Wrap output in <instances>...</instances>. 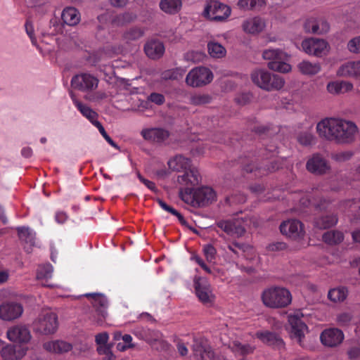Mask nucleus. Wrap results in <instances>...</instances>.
Returning a JSON list of instances; mask_svg holds the SVG:
<instances>
[{"label": "nucleus", "instance_id": "60", "mask_svg": "<svg viewBox=\"0 0 360 360\" xmlns=\"http://www.w3.org/2000/svg\"><path fill=\"white\" fill-rule=\"evenodd\" d=\"M122 340L124 341V342L125 344H127V345H121L120 343L117 345V348L120 351H124V349H126L127 348H130L131 347V345H130L131 340H132V338L130 335H128V334H125L124 335L122 336Z\"/></svg>", "mask_w": 360, "mask_h": 360}, {"label": "nucleus", "instance_id": "42", "mask_svg": "<svg viewBox=\"0 0 360 360\" xmlns=\"http://www.w3.org/2000/svg\"><path fill=\"white\" fill-rule=\"evenodd\" d=\"M297 141L304 146H310L316 143V136L310 131H301L297 135Z\"/></svg>", "mask_w": 360, "mask_h": 360}, {"label": "nucleus", "instance_id": "38", "mask_svg": "<svg viewBox=\"0 0 360 360\" xmlns=\"http://www.w3.org/2000/svg\"><path fill=\"white\" fill-rule=\"evenodd\" d=\"M18 233L20 240L25 242L30 246H33L35 240L34 232L27 227L18 228Z\"/></svg>", "mask_w": 360, "mask_h": 360}, {"label": "nucleus", "instance_id": "20", "mask_svg": "<svg viewBox=\"0 0 360 360\" xmlns=\"http://www.w3.org/2000/svg\"><path fill=\"white\" fill-rule=\"evenodd\" d=\"M255 337L262 343L271 346L276 349H284L285 343L283 339L276 333L269 330L257 331Z\"/></svg>", "mask_w": 360, "mask_h": 360}, {"label": "nucleus", "instance_id": "46", "mask_svg": "<svg viewBox=\"0 0 360 360\" xmlns=\"http://www.w3.org/2000/svg\"><path fill=\"white\" fill-rule=\"evenodd\" d=\"M265 4V0H239L238 5L243 9H255Z\"/></svg>", "mask_w": 360, "mask_h": 360}, {"label": "nucleus", "instance_id": "12", "mask_svg": "<svg viewBox=\"0 0 360 360\" xmlns=\"http://www.w3.org/2000/svg\"><path fill=\"white\" fill-rule=\"evenodd\" d=\"M98 80L88 73H82L72 77V86L83 92L91 91L97 88Z\"/></svg>", "mask_w": 360, "mask_h": 360}, {"label": "nucleus", "instance_id": "3", "mask_svg": "<svg viewBox=\"0 0 360 360\" xmlns=\"http://www.w3.org/2000/svg\"><path fill=\"white\" fill-rule=\"evenodd\" d=\"M169 167L177 172H184L183 175L178 176V182L185 186H195L200 180L198 169L191 165V159L184 155H176L170 159Z\"/></svg>", "mask_w": 360, "mask_h": 360}, {"label": "nucleus", "instance_id": "58", "mask_svg": "<svg viewBox=\"0 0 360 360\" xmlns=\"http://www.w3.org/2000/svg\"><path fill=\"white\" fill-rule=\"evenodd\" d=\"M148 99L157 105H162L165 102V96L160 93H151Z\"/></svg>", "mask_w": 360, "mask_h": 360}, {"label": "nucleus", "instance_id": "23", "mask_svg": "<svg viewBox=\"0 0 360 360\" xmlns=\"http://www.w3.org/2000/svg\"><path fill=\"white\" fill-rule=\"evenodd\" d=\"M141 135L146 141L162 143L169 137V131L162 128H150L143 129Z\"/></svg>", "mask_w": 360, "mask_h": 360}, {"label": "nucleus", "instance_id": "49", "mask_svg": "<svg viewBox=\"0 0 360 360\" xmlns=\"http://www.w3.org/2000/svg\"><path fill=\"white\" fill-rule=\"evenodd\" d=\"M212 98L208 94H193L191 96L190 102L194 105H204L210 103Z\"/></svg>", "mask_w": 360, "mask_h": 360}, {"label": "nucleus", "instance_id": "17", "mask_svg": "<svg viewBox=\"0 0 360 360\" xmlns=\"http://www.w3.org/2000/svg\"><path fill=\"white\" fill-rule=\"evenodd\" d=\"M301 46L307 54L320 57L326 54L327 43L323 39L309 38L301 43Z\"/></svg>", "mask_w": 360, "mask_h": 360}, {"label": "nucleus", "instance_id": "16", "mask_svg": "<svg viewBox=\"0 0 360 360\" xmlns=\"http://www.w3.org/2000/svg\"><path fill=\"white\" fill-rule=\"evenodd\" d=\"M345 335L342 330L337 328H330L322 331L320 340L326 347H335L344 340Z\"/></svg>", "mask_w": 360, "mask_h": 360}, {"label": "nucleus", "instance_id": "11", "mask_svg": "<svg viewBox=\"0 0 360 360\" xmlns=\"http://www.w3.org/2000/svg\"><path fill=\"white\" fill-rule=\"evenodd\" d=\"M231 13V8L219 1H211L205 7L204 15L214 21H222Z\"/></svg>", "mask_w": 360, "mask_h": 360}, {"label": "nucleus", "instance_id": "62", "mask_svg": "<svg viewBox=\"0 0 360 360\" xmlns=\"http://www.w3.org/2000/svg\"><path fill=\"white\" fill-rule=\"evenodd\" d=\"M193 259L200 266H201L207 274H211V269L205 264V261L202 258H200L198 255H195L193 257Z\"/></svg>", "mask_w": 360, "mask_h": 360}, {"label": "nucleus", "instance_id": "37", "mask_svg": "<svg viewBox=\"0 0 360 360\" xmlns=\"http://www.w3.org/2000/svg\"><path fill=\"white\" fill-rule=\"evenodd\" d=\"M347 294V288L341 286L330 289L328 292V297L332 302H343L346 299Z\"/></svg>", "mask_w": 360, "mask_h": 360}, {"label": "nucleus", "instance_id": "31", "mask_svg": "<svg viewBox=\"0 0 360 360\" xmlns=\"http://www.w3.org/2000/svg\"><path fill=\"white\" fill-rule=\"evenodd\" d=\"M304 29L309 32L322 34L329 30V25L323 20L317 21L315 19H309L304 24Z\"/></svg>", "mask_w": 360, "mask_h": 360}, {"label": "nucleus", "instance_id": "8", "mask_svg": "<svg viewBox=\"0 0 360 360\" xmlns=\"http://www.w3.org/2000/svg\"><path fill=\"white\" fill-rule=\"evenodd\" d=\"M84 296L90 299L94 309V321L98 324H102L108 316L109 302L108 298L101 293H86Z\"/></svg>", "mask_w": 360, "mask_h": 360}, {"label": "nucleus", "instance_id": "7", "mask_svg": "<svg viewBox=\"0 0 360 360\" xmlns=\"http://www.w3.org/2000/svg\"><path fill=\"white\" fill-rule=\"evenodd\" d=\"M262 58L264 60H270L267 63V66L274 71L286 73L291 70V65L286 63L289 56L280 49L264 50L262 53Z\"/></svg>", "mask_w": 360, "mask_h": 360}, {"label": "nucleus", "instance_id": "32", "mask_svg": "<svg viewBox=\"0 0 360 360\" xmlns=\"http://www.w3.org/2000/svg\"><path fill=\"white\" fill-rule=\"evenodd\" d=\"M338 223V217L335 214H323L314 219V226L320 229H329Z\"/></svg>", "mask_w": 360, "mask_h": 360}, {"label": "nucleus", "instance_id": "6", "mask_svg": "<svg viewBox=\"0 0 360 360\" xmlns=\"http://www.w3.org/2000/svg\"><path fill=\"white\" fill-rule=\"evenodd\" d=\"M251 79L255 85L267 91H278L285 84L284 79L281 76L261 69L253 71Z\"/></svg>", "mask_w": 360, "mask_h": 360}, {"label": "nucleus", "instance_id": "54", "mask_svg": "<svg viewBox=\"0 0 360 360\" xmlns=\"http://www.w3.org/2000/svg\"><path fill=\"white\" fill-rule=\"evenodd\" d=\"M353 153L350 151L340 152L332 155V158L338 162H345L352 158Z\"/></svg>", "mask_w": 360, "mask_h": 360}, {"label": "nucleus", "instance_id": "51", "mask_svg": "<svg viewBox=\"0 0 360 360\" xmlns=\"http://www.w3.org/2000/svg\"><path fill=\"white\" fill-rule=\"evenodd\" d=\"M202 252H204L206 259L209 262H212L214 260L217 251L212 245L207 244L205 245L204 248H202Z\"/></svg>", "mask_w": 360, "mask_h": 360}, {"label": "nucleus", "instance_id": "24", "mask_svg": "<svg viewBox=\"0 0 360 360\" xmlns=\"http://www.w3.org/2000/svg\"><path fill=\"white\" fill-rule=\"evenodd\" d=\"M193 352L197 360H212L214 357V352L211 347L201 340H194Z\"/></svg>", "mask_w": 360, "mask_h": 360}, {"label": "nucleus", "instance_id": "47", "mask_svg": "<svg viewBox=\"0 0 360 360\" xmlns=\"http://www.w3.org/2000/svg\"><path fill=\"white\" fill-rule=\"evenodd\" d=\"M53 266L51 264H45L39 266L38 267V271H37V278L41 279H49L52 277Z\"/></svg>", "mask_w": 360, "mask_h": 360}, {"label": "nucleus", "instance_id": "18", "mask_svg": "<svg viewBox=\"0 0 360 360\" xmlns=\"http://www.w3.org/2000/svg\"><path fill=\"white\" fill-rule=\"evenodd\" d=\"M281 232L292 239L300 238L304 236L303 224L297 219H288L280 225Z\"/></svg>", "mask_w": 360, "mask_h": 360}, {"label": "nucleus", "instance_id": "50", "mask_svg": "<svg viewBox=\"0 0 360 360\" xmlns=\"http://www.w3.org/2000/svg\"><path fill=\"white\" fill-rule=\"evenodd\" d=\"M95 127L98 129V131L102 135V136L104 137L105 141L108 143H109L111 146H112L115 149L119 148L117 144L112 140V139L108 135V134L106 133V130L105 129V127H103V125L100 122H96L95 124Z\"/></svg>", "mask_w": 360, "mask_h": 360}, {"label": "nucleus", "instance_id": "48", "mask_svg": "<svg viewBox=\"0 0 360 360\" xmlns=\"http://www.w3.org/2000/svg\"><path fill=\"white\" fill-rule=\"evenodd\" d=\"M144 34L141 28L133 27L129 30H127L124 34V38L127 41L136 40L141 38Z\"/></svg>", "mask_w": 360, "mask_h": 360}, {"label": "nucleus", "instance_id": "26", "mask_svg": "<svg viewBox=\"0 0 360 360\" xmlns=\"http://www.w3.org/2000/svg\"><path fill=\"white\" fill-rule=\"evenodd\" d=\"M26 351L21 346L7 345L2 347L1 355L4 360H18L22 358Z\"/></svg>", "mask_w": 360, "mask_h": 360}, {"label": "nucleus", "instance_id": "35", "mask_svg": "<svg viewBox=\"0 0 360 360\" xmlns=\"http://www.w3.org/2000/svg\"><path fill=\"white\" fill-rule=\"evenodd\" d=\"M182 0H161L160 1V9L169 14L177 13L181 8Z\"/></svg>", "mask_w": 360, "mask_h": 360}, {"label": "nucleus", "instance_id": "36", "mask_svg": "<svg viewBox=\"0 0 360 360\" xmlns=\"http://www.w3.org/2000/svg\"><path fill=\"white\" fill-rule=\"evenodd\" d=\"M231 349L236 355H240L245 357L248 354H252L255 349V347L249 344H242L238 341H235L233 342Z\"/></svg>", "mask_w": 360, "mask_h": 360}, {"label": "nucleus", "instance_id": "14", "mask_svg": "<svg viewBox=\"0 0 360 360\" xmlns=\"http://www.w3.org/2000/svg\"><path fill=\"white\" fill-rule=\"evenodd\" d=\"M195 295L200 302L205 305H211L214 302V296L212 294L210 284L205 279L199 278L194 281Z\"/></svg>", "mask_w": 360, "mask_h": 360}, {"label": "nucleus", "instance_id": "2", "mask_svg": "<svg viewBox=\"0 0 360 360\" xmlns=\"http://www.w3.org/2000/svg\"><path fill=\"white\" fill-rule=\"evenodd\" d=\"M266 155L262 156L248 155L240 159V163L244 171L253 173L255 177H262L274 172L282 167V163L278 160H274L268 164Z\"/></svg>", "mask_w": 360, "mask_h": 360}, {"label": "nucleus", "instance_id": "39", "mask_svg": "<svg viewBox=\"0 0 360 360\" xmlns=\"http://www.w3.org/2000/svg\"><path fill=\"white\" fill-rule=\"evenodd\" d=\"M297 67L304 75H315L321 70L320 65L318 63H311L309 60H303L298 64Z\"/></svg>", "mask_w": 360, "mask_h": 360}, {"label": "nucleus", "instance_id": "27", "mask_svg": "<svg viewBox=\"0 0 360 360\" xmlns=\"http://www.w3.org/2000/svg\"><path fill=\"white\" fill-rule=\"evenodd\" d=\"M265 27L264 20L259 17L249 18L243 24V30L250 34H257Z\"/></svg>", "mask_w": 360, "mask_h": 360}, {"label": "nucleus", "instance_id": "4", "mask_svg": "<svg viewBox=\"0 0 360 360\" xmlns=\"http://www.w3.org/2000/svg\"><path fill=\"white\" fill-rule=\"evenodd\" d=\"M192 187L186 186L179 190V196L186 204L193 207H203L216 200V192L211 187H200L195 190Z\"/></svg>", "mask_w": 360, "mask_h": 360}, {"label": "nucleus", "instance_id": "5", "mask_svg": "<svg viewBox=\"0 0 360 360\" xmlns=\"http://www.w3.org/2000/svg\"><path fill=\"white\" fill-rule=\"evenodd\" d=\"M262 301L269 308L281 309L291 303L292 295L284 287L273 286L263 290Z\"/></svg>", "mask_w": 360, "mask_h": 360}, {"label": "nucleus", "instance_id": "41", "mask_svg": "<svg viewBox=\"0 0 360 360\" xmlns=\"http://www.w3.org/2000/svg\"><path fill=\"white\" fill-rule=\"evenodd\" d=\"M157 202L163 210L169 212L170 214L176 217L180 224H181L182 225H186L187 222L185 220L184 217L176 210L169 205L167 202H165L160 198L157 199Z\"/></svg>", "mask_w": 360, "mask_h": 360}, {"label": "nucleus", "instance_id": "19", "mask_svg": "<svg viewBox=\"0 0 360 360\" xmlns=\"http://www.w3.org/2000/svg\"><path fill=\"white\" fill-rule=\"evenodd\" d=\"M23 312L22 306L15 302H7L0 304V319L11 321L18 319Z\"/></svg>", "mask_w": 360, "mask_h": 360}, {"label": "nucleus", "instance_id": "61", "mask_svg": "<svg viewBox=\"0 0 360 360\" xmlns=\"http://www.w3.org/2000/svg\"><path fill=\"white\" fill-rule=\"evenodd\" d=\"M109 339L108 334L106 333H98L95 337L96 343L98 346L105 345Z\"/></svg>", "mask_w": 360, "mask_h": 360}, {"label": "nucleus", "instance_id": "22", "mask_svg": "<svg viewBox=\"0 0 360 360\" xmlns=\"http://www.w3.org/2000/svg\"><path fill=\"white\" fill-rule=\"evenodd\" d=\"M30 338V331L25 326H15L7 330V338L14 342L26 343Z\"/></svg>", "mask_w": 360, "mask_h": 360}, {"label": "nucleus", "instance_id": "13", "mask_svg": "<svg viewBox=\"0 0 360 360\" xmlns=\"http://www.w3.org/2000/svg\"><path fill=\"white\" fill-rule=\"evenodd\" d=\"M306 167L310 173L316 175H323L330 170L329 162L319 153H315L308 159Z\"/></svg>", "mask_w": 360, "mask_h": 360}, {"label": "nucleus", "instance_id": "21", "mask_svg": "<svg viewBox=\"0 0 360 360\" xmlns=\"http://www.w3.org/2000/svg\"><path fill=\"white\" fill-rule=\"evenodd\" d=\"M217 224L225 233L233 237H240L245 232V229L240 221H218Z\"/></svg>", "mask_w": 360, "mask_h": 360}, {"label": "nucleus", "instance_id": "56", "mask_svg": "<svg viewBox=\"0 0 360 360\" xmlns=\"http://www.w3.org/2000/svg\"><path fill=\"white\" fill-rule=\"evenodd\" d=\"M352 319V315L348 312H344L339 314L337 317V321L340 326H347L349 323Z\"/></svg>", "mask_w": 360, "mask_h": 360}, {"label": "nucleus", "instance_id": "40", "mask_svg": "<svg viewBox=\"0 0 360 360\" xmlns=\"http://www.w3.org/2000/svg\"><path fill=\"white\" fill-rule=\"evenodd\" d=\"M77 109L94 126L96 122H99L97 121L98 114L86 105L77 103Z\"/></svg>", "mask_w": 360, "mask_h": 360}, {"label": "nucleus", "instance_id": "44", "mask_svg": "<svg viewBox=\"0 0 360 360\" xmlns=\"http://www.w3.org/2000/svg\"><path fill=\"white\" fill-rule=\"evenodd\" d=\"M208 51L212 58H221L226 54V49L217 42H210L207 45Z\"/></svg>", "mask_w": 360, "mask_h": 360}, {"label": "nucleus", "instance_id": "15", "mask_svg": "<svg viewBox=\"0 0 360 360\" xmlns=\"http://www.w3.org/2000/svg\"><path fill=\"white\" fill-rule=\"evenodd\" d=\"M288 323L290 326V336L302 346V339L304 338V332L307 330V324L302 321L300 313L288 315Z\"/></svg>", "mask_w": 360, "mask_h": 360}, {"label": "nucleus", "instance_id": "9", "mask_svg": "<svg viewBox=\"0 0 360 360\" xmlns=\"http://www.w3.org/2000/svg\"><path fill=\"white\" fill-rule=\"evenodd\" d=\"M58 326V316L53 312L46 311L39 314L33 323V328L41 334L49 335L54 333Z\"/></svg>", "mask_w": 360, "mask_h": 360}, {"label": "nucleus", "instance_id": "43", "mask_svg": "<svg viewBox=\"0 0 360 360\" xmlns=\"http://www.w3.org/2000/svg\"><path fill=\"white\" fill-rule=\"evenodd\" d=\"M227 249L233 255H235V258H237L239 257L241 254L248 251L249 245L243 243L233 241L228 244Z\"/></svg>", "mask_w": 360, "mask_h": 360}, {"label": "nucleus", "instance_id": "29", "mask_svg": "<svg viewBox=\"0 0 360 360\" xmlns=\"http://www.w3.org/2000/svg\"><path fill=\"white\" fill-rule=\"evenodd\" d=\"M345 235L341 231L333 229L327 231L322 235V240L324 243L330 246L340 245L343 242Z\"/></svg>", "mask_w": 360, "mask_h": 360}, {"label": "nucleus", "instance_id": "57", "mask_svg": "<svg viewBox=\"0 0 360 360\" xmlns=\"http://www.w3.org/2000/svg\"><path fill=\"white\" fill-rule=\"evenodd\" d=\"M347 354L349 359H355L360 356V345L357 344L347 350Z\"/></svg>", "mask_w": 360, "mask_h": 360}, {"label": "nucleus", "instance_id": "30", "mask_svg": "<svg viewBox=\"0 0 360 360\" xmlns=\"http://www.w3.org/2000/svg\"><path fill=\"white\" fill-rule=\"evenodd\" d=\"M338 74L342 77H356L360 75V60L344 63L339 68Z\"/></svg>", "mask_w": 360, "mask_h": 360}, {"label": "nucleus", "instance_id": "52", "mask_svg": "<svg viewBox=\"0 0 360 360\" xmlns=\"http://www.w3.org/2000/svg\"><path fill=\"white\" fill-rule=\"evenodd\" d=\"M25 29L27 34L29 36L30 39L32 44L37 47V39L34 34V27L30 20H26L25 24Z\"/></svg>", "mask_w": 360, "mask_h": 360}, {"label": "nucleus", "instance_id": "64", "mask_svg": "<svg viewBox=\"0 0 360 360\" xmlns=\"http://www.w3.org/2000/svg\"><path fill=\"white\" fill-rule=\"evenodd\" d=\"M269 249L272 251H280L286 249V244L281 242L273 243L269 246Z\"/></svg>", "mask_w": 360, "mask_h": 360}, {"label": "nucleus", "instance_id": "59", "mask_svg": "<svg viewBox=\"0 0 360 360\" xmlns=\"http://www.w3.org/2000/svg\"><path fill=\"white\" fill-rule=\"evenodd\" d=\"M97 351L100 354H104L105 355V358L108 360H111L113 356V354L110 350V347L106 346V345L98 346Z\"/></svg>", "mask_w": 360, "mask_h": 360}, {"label": "nucleus", "instance_id": "45", "mask_svg": "<svg viewBox=\"0 0 360 360\" xmlns=\"http://www.w3.org/2000/svg\"><path fill=\"white\" fill-rule=\"evenodd\" d=\"M136 18V15L132 13H124L116 15L112 20V25L115 26H123L124 25L133 21Z\"/></svg>", "mask_w": 360, "mask_h": 360}, {"label": "nucleus", "instance_id": "25", "mask_svg": "<svg viewBox=\"0 0 360 360\" xmlns=\"http://www.w3.org/2000/svg\"><path fill=\"white\" fill-rule=\"evenodd\" d=\"M144 51L149 58L158 60L163 56L165 46L160 41L151 39L145 44Z\"/></svg>", "mask_w": 360, "mask_h": 360}, {"label": "nucleus", "instance_id": "63", "mask_svg": "<svg viewBox=\"0 0 360 360\" xmlns=\"http://www.w3.org/2000/svg\"><path fill=\"white\" fill-rule=\"evenodd\" d=\"M55 219L56 222L63 224L68 219V215L64 212L58 211L56 213Z\"/></svg>", "mask_w": 360, "mask_h": 360}, {"label": "nucleus", "instance_id": "34", "mask_svg": "<svg viewBox=\"0 0 360 360\" xmlns=\"http://www.w3.org/2000/svg\"><path fill=\"white\" fill-rule=\"evenodd\" d=\"M352 88V84L347 82H330L326 86L327 91L330 94H345V92L350 91Z\"/></svg>", "mask_w": 360, "mask_h": 360}, {"label": "nucleus", "instance_id": "33", "mask_svg": "<svg viewBox=\"0 0 360 360\" xmlns=\"http://www.w3.org/2000/svg\"><path fill=\"white\" fill-rule=\"evenodd\" d=\"M44 348L46 351L62 353L70 351L72 346L66 342L56 340L44 343Z\"/></svg>", "mask_w": 360, "mask_h": 360}, {"label": "nucleus", "instance_id": "53", "mask_svg": "<svg viewBox=\"0 0 360 360\" xmlns=\"http://www.w3.org/2000/svg\"><path fill=\"white\" fill-rule=\"evenodd\" d=\"M348 49L352 53H360V36L351 39L348 43Z\"/></svg>", "mask_w": 360, "mask_h": 360}, {"label": "nucleus", "instance_id": "1", "mask_svg": "<svg viewBox=\"0 0 360 360\" xmlns=\"http://www.w3.org/2000/svg\"><path fill=\"white\" fill-rule=\"evenodd\" d=\"M316 129L319 137L338 144L352 143L358 133V127L354 122L334 117L321 120Z\"/></svg>", "mask_w": 360, "mask_h": 360}, {"label": "nucleus", "instance_id": "10", "mask_svg": "<svg viewBox=\"0 0 360 360\" xmlns=\"http://www.w3.org/2000/svg\"><path fill=\"white\" fill-rule=\"evenodd\" d=\"M212 79V72L208 68L199 66L190 70L186 76V82L190 86L200 87L210 84Z\"/></svg>", "mask_w": 360, "mask_h": 360}, {"label": "nucleus", "instance_id": "28", "mask_svg": "<svg viewBox=\"0 0 360 360\" xmlns=\"http://www.w3.org/2000/svg\"><path fill=\"white\" fill-rule=\"evenodd\" d=\"M63 22L69 26H75L80 21V13L75 7H66L61 14Z\"/></svg>", "mask_w": 360, "mask_h": 360}, {"label": "nucleus", "instance_id": "55", "mask_svg": "<svg viewBox=\"0 0 360 360\" xmlns=\"http://www.w3.org/2000/svg\"><path fill=\"white\" fill-rule=\"evenodd\" d=\"M136 176H138V179L150 191H153L154 193H157L158 191V188L155 186L154 182L150 181L146 178H144L140 172L136 173Z\"/></svg>", "mask_w": 360, "mask_h": 360}]
</instances>
